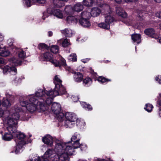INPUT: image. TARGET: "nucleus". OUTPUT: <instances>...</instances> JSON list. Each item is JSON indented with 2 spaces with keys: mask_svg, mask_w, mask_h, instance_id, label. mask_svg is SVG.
Here are the masks:
<instances>
[{
  "mask_svg": "<svg viewBox=\"0 0 161 161\" xmlns=\"http://www.w3.org/2000/svg\"><path fill=\"white\" fill-rule=\"evenodd\" d=\"M145 34L152 38H157L158 36L155 33L154 30L152 28L147 29L144 31Z\"/></svg>",
  "mask_w": 161,
  "mask_h": 161,
  "instance_id": "obj_18",
  "label": "nucleus"
},
{
  "mask_svg": "<svg viewBox=\"0 0 161 161\" xmlns=\"http://www.w3.org/2000/svg\"><path fill=\"white\" fill-rule=\"evenodd\" d=\"M83 107L86 109L88 110H91L92 109L91 106L88 104H87L85 102H83L82 104Z\"/></svg>",
  "mask_w": 161,
  "mask_h": 161,
  "instance_id": "obj_45",
  "label": "nucleus"
},
{
  "mask_svg": "<svg viewBox=\"0 0 161 161\" xmlns=\"http://www.w3.org/2000/svg\"><path fill=\"white\" fill-rule=\"evenodd\" d=\"M125 2H136L138 0H125Z\"/></svg>",
  "mask_w": 161,
  "mask_h": 161,
  "instance_id": "obj_59",
  "label": "nucleus"
},
{
  "mask_svg": "<svg viewBox=\"0 0 161 161\" xmlns=\"http://www.w3.org/2000/svg\"><path fill=\"white\" fill-rule=\"evenodd\" d=\"M25 3L28 7H30L33 3H37L43 4L46 3V0H25Z\"/></svg>",
  "mask_w": 161,
  "mask_h": 161,
  "instance_id": "obj_16",
  "label": "nucleus"
},
{
  "mask_svg": "<svg viewBox=\"0 0 161 161\" xmlns=\"http://www.w3.org/2000/svg\"><path fill=\"white\" fill-rule=\"evenodd\" d=\"M77 56L75 54L72 53L70 55L68 58L69 60L72 61H76L77 60Z\"/></svg>",
  "mask_w": 161,
  "mask_h": 161,
  "instance_id": "obj_41",
  "label": "nucleus"
},
{
  "mask_svg": "<svg viewBox=\"0 0 161 161\" xmlns=\"http://www.w3.org/2000/svg\"><path fill=\"white\" fill-rule=\"evenodd\" d=\"M54 9H53L50 7L48 8H47V13L50 15L53 14V11Z\"/></svg>",
  "mask_w": 161,
  "mask_h": 161,
  "instance_id": "obj_53",
  "label": "nucleus"
},
{
  "mask_svg": "<svg viewBox=\"0 0 161 161\" xmlns=\"http://www.w3.org/2000/svg\"><path fill=\"white\" fill-rule=\"evenodd\" d=\"M27 99L29 100V102L24 100L20 102V104L22 106L25 107L27 110L30 113H33L36 109H40L42 111H44L46 108L42 102L38 100L35 98L34 95H29Z\"/></svg>",
  "mask_w": 161,
  "mask_h": 161,
  "instance_id": "obj_1",
  "label": "nucleus"
},
{
  "mask_svg": "<svg viewBox=\"0 0 161 161\" xmlns=\"http://www.w3.org/2000/svg\"><path fill=\"white\" fill-rule=\"evenodd\" d=\"M56 117L57 119L59 121L61 122L63 120L64 118V114L62 112H59L57 114H56Z\"/></svg>",
  "mask_w": 161,
  "mask_h": 161,
  "instance_id": "obj_38",
  "label": "nucleus"
},
{
  "mask_svg": "<svg viewBox=\"0 0 161 161\" xmlns=\"http://www.w3.org/2000/svg\"><path fill=\"white\" fill-rule=\"evenodd\" d=\"M76 125L80 127H83L85 124V122L83 120H80V119H76Z\"/></svg>",
  "mask_w": 161,
  "mask_h": 161,
  "instance_id": "obj_43",
  "label": "nucleus"
},
{
  "mask_svg": "<svg viewBox=\"0 0 161 161\" xmlns=\"http://www.w3.org/2000/svg\"><path fill=\"white\" fill-rule=\"evenodd\" d=\"M49 15H50L46 11H45L43 13V16L42 18L44 20Z\"/></svg>",
  "mask_w": 161,
  "mask_h": 161,
  "instance_id": "obj_52",
  "label": "nucleus"
},
{
  "mask_svg": "<svg viewBox=\"0 0 161 161\" xmlns=\"http://www.w3.org/2000/svg\"><path fill=\"white\" fill-rule=\"evenodd\" d=\"M160 98L158 101V104L160 106H161V94L160 95Z\"/></svg>",
  "mask_w": 161,
  "mask_h": 161,
  "instance_id": "obj_56",
  "label": "nucleus"
},
{
  "mask_svg": "<svg viewBox=\"0 0 161 161\" xmlns=\"http://www.w3.org/2000/svg\"><path fill=\"white\" fill-rule=\"evenodd\" d=\"M81 145L80 144L79 141L76 140L74 142L72 145V147L74 149H76L80 147Z\"/></svg>",
  "mask_w": 161,
  "mask_h": 161,
  "instance_id": "obj_42",
  "label": "nucleus"
},
{
  "mask_svg": "<svg viewBox=\"0 0 161 161\" xmlns=\"http://www.w3.org/2000/svg\"><path fill=\"white\" fill-rule=\"evenodd\" d=\"M18 58L16 59L12 58L10 59V62L14 64L15 66L20 65L22 60L26 57V53L23 51L21 50L18 54Z\"/></svg>",
  "mask_w": 161,
  "mask_h": 161,
  "instance_id": "obj_8",
  "label": "nucleus"
},
{
  "mask_svg": "<svg viewBox=\"0 0 161 161\" xmlns=\"http://www.w3.org/2000/svg\"><path fill=\"white\" fill-rule=\"evenodd\" d=\"M83 77L82 75L79 72L75 73L74 75L75 81L77 82L81 81L82 80Z\"/></svg>",
  "mask_w": 161,
  "mask_h": 161,
  "instance_id": "obj_27",
  "label": "nucleus"
},
{
  "mask_svg": "<svg viewBox=\"0 0 161 161\" xmlns=\"http://www.w3.org/2000/svg\"><path fill=\"white\" fill-rule=\"evenodd\" d=\"M43 57L45 60L50 61L55 67L59 66L60 65L57 60L53 59V55L49 52L45 53L43 54Z\"/></svg>",
  "mask_w": 161,
  "mask_h": 161,
  "instance_id": "obj_9",
  "label": "nucleus"
},
{
  "mask_svg": "<svg viewBox=\"0 0 161 161\" xmlns=\"http://www.w3.org/2000/svg\"><path fill=\"white\" fill-rule=\"evenodd\" d=\"M114 21V19L113 17L110 15H108L105 17V23L108 24L109 25Z\"/></svg>",
  "mask_w": 161,
  "mask_h": 161,
  "instance_id": "obj_32",
  "label": "nucleus"
},
{
  "mask_svg": "<svg viewBox=\"0 0 161 161\" xmlns=\"http://www.w3.org/2000/svg\"><path fill=\"white\" fill-rule=\"evenodd\" d=\"M15 78L14 79V81L15 83L18 84L20 83L21 82L22 78L17 77H15Z\"/></svg>",
  "mask_w": 161,
  "mask_h": 161,
  "instance_id": "obj_51",
  "label": "nucleus"
},
{
  "mask_svg": "<svg viewBox=\"0 0 161 161\" xmlns=\"http://www.w3.org/2000/svg\"><path fill=\"white\" fill-rule=\"evenodd\" d=\"M5 63L4 60L2 58H0V63L1 64H3Z\"/></svg>",
  "mask_w": 161,
  "mask_h": 161,
  "instance_id": "obj_58",
  "label": "nucleus"
},
{
  "mask_svg": "<svg viewBox=\"0 0 161 161\" xmlns=\"http://www.w3.org/2000/svg\"><path fill=\"white\" fill-rule=\"evenodd\" d=\"M3 39V37L1 33H0V41H2Z\"/></svg>",
  "mask_w": 161,
  "mask_h": 161,
  "instance_id": "obj_60",
  "label": "nucleus"
},
{
  "mask_svg": "<svg viewBox=\"0 0 161 161\" xmlns=\"http://www.w3.org/2000/svg\"><path fill=\"white\" fill-rule=\"evenodd\" d=\"M58 146V145L55 146V151L56 152L57 154L54 156L55 161H69V155L66 153L62 149V147Z\"/></svg>",
  "mask_w": 161,
  "mask_h": 161,
  "instance_id": "obj_4",
  "label": "nucleus"
},
{
  "mask_svg": "<svg viewBox=\"0 0 161 161\" xmlns=\"http://www.w3.org/2000/svg\"><path fill=\"white\" fill-rule=\"evenodd\" d=\"M42 140L43 142L48 146L52 147L53 145V138L50 135H46L42 138Z\"/></svg>",
  "mask_w": 161,
  "mask_h": 161,
  "instance_id": "obj_14",
  "label": "nucleus"
},
{
  "mask_svg": "<svg viewBox=\"0 0 161 161\" xmlns=\"http://www.w3.org/2000/svg\"><path fill=\"white\" fill-rule=\"evenodd\" d=\"M101 12V10L98 7L93 8L91 10L90 13L91 16L96 17L98 16Z\"/></svg>",
  "mask_w": 161,
  "mask_h": 161,
  "instance_id": "obj_20",
  "label": "nucleus"
},
{
  "mask_svg": "<svg viewBox=\"0 0 161 161\" xmlns=\"http://www.w3.org/2000/svg\"><path fill=\"white\" fill-rule=\"evenodd\" d=\"M51 51L54 53H57L59 51L58 47L56 45H53L50 48Z\"/></svg>",
  "mask_w": 161,
  "mask_h": 161,
  "instance_id": "obj_36",
  "label": "nucleus"
},
{
  "mask_svg": "<svg viewBox=\"0 0 161 161\" xmlns=\"http://www.w3.org/2000/svg\"><path fill=\"white\" fill-rule=\"evenodd\" d=\"M65 116L67 120L75 121L77 117L76 115L72 112H67L65 114Z\"/></svg>",
  "mask_w": 161,
  "mask_h": 161,
  "instance_id": "obj_19",
  "label": "nucleus"
},
{
  "mask_svg": "<svg viewBox=\"0 0 161 161\" xmlns=\"http://www.w3.org/2000/svg\"><path fill=\"white\" fill-rule=\"evenodd\" d=\"M93 1L92 0H83V4L87 7L91 6L93 4Z\"/></svg>",
  "mask_w": 161,
  "mask_h": 161,
  "instance_id": "obj_39",
  "label": "nucleus"
},
{
  "mask_svg": "<svg viewBox=\"0 0 161 161\" xmlns=\"http://www.w3.org/2000/svg\"><path fill=\"white\" fill-rule=\"evenodd\" d=\"M156 15L157 17L161 19V12H158L156 14Z\"/></svg>",
  "mask_w": 161,
  "mask_h": 161,
  "instance_id": "obj_55",
  "label": "nucleus"
},
{
  "mask_svg": "<svg viewBox=\"0 0 161 161\" xmlns=\"http://www.w3.org/2000/svg\"><path fill=\"white\" fill-rule=\"evenodd\" d=\"M116 3H120L122 2V0H114Z\"/></svg>",
  "mask_w": 161,
  "mask_h": 161,
  "instance_id": "obj_61",
  "label": "nucleus"
},
{
  "mask_svg": "<svg viewBox=\"0 0 161 161\" xmlns=\"http://www.w3.org/2000/svg\"><path fill=\"white\" fill-rule=\"evenodd\" d=\"M70 142L66 143H59L56 145H58V147H62V149L64 152L70 156L73 155L75 152V149L72 146L70 145Z\"/></svg>",
  "mask_w": 161,
  "mask_h": 161,
  "instance_id": "obj_5",
  "label": "nucleus"
},
{
  "mask_svg": "<svg viewBox=\"0 0 161 161\" xmlns=\"http://www.w3.org/2000/svg\"><path fill=\"white\" fill-rule=\"evenodd\" d=\"M146 107L144 109L147 112H150L151 111L153 108V105L149 103L147 104L146 105Z\"/></svg>",
  "mask_w": 161,
  "mask_h": 161,
  "instance_id": "obj_44",
  "label": "nucleus"
},
{
  "mask_svg": "<svg viewBox=\"0 0 161 161\" xmlns=\"http://www.w3.org/2000/svg\"><path fill=\"white\" fill-rule=\"evenodd\" d=\"M54 152L53 150L48 149L45 153L43 157L45 158H47L50 161L51 159L54 158V156L56 155V154H54Z\"/></svg>",
  "mask_w": 161,
  "mask_h": 161,
  "instance_id": "obj_15",
  "label": "nucleus"
},
{
  "mask_svg": "<svg viewBox=\"0 0 161 161\" xmlns=\"http://www.w3.org/2000/svg\"><path fill=\"white\" fill-rule=\"evenodd\" d=\"M98 26L100 28L105 29H108L110 28V25L105 22L99 24H98Z\"/></svg>",
  "mask_w": 161,
  "mask_h": 161,
  "instance_id": "obj_35",
  "label": "nucleus"
},
{
  "mask_svg": "<svg viewBox=\"0 0 161 161\" xmlns=\"http://www.w3.org/2000/svg\"><path fill=\"white\" fill-rule=\"evenodd\" d=\"M35 94L36 96V97L34 95L35 97H41V99L40 98V99H41L42 101H44L46 97V93L45 91H43L41 89L38 90V91L36 92L35 93ZM40 99V100H41Z\"/></svg>",
  "mask_w": 161,
  "mask_h": 161,
  "instance_id": "obj_21",
  "label": "nucleus"
},
{
  "mask_svg": "<svg viewBox=\"0 0 161 161\" xmlns=\"http://www.w3.org/2000/svg\"><path fill=\"white\" fill-rule=\"evenodd\" d=\"M97 80L99 82L102 83H104L108 81H111V80L110 79L106 78H105L102 76H100L98 78Z\"/></svg>",
  "mask_w": 161,
  "mask_h": 161,
  "instance_id": "obj_37",
  "label": "nucleus"
},
{
  "mask_svg": "<svg viewBox=\"0 0 161 161\" xmlns=\"http://www.w3.org/2000/svg\"><path fill=\"white\" fill-rule=\"evenodd\" d=\"M7 130L4 135L3 134V131H0V133L2 135V139L5 141H10L13 138V136H14V133L16 132V131H14L12 130L11 127H7Z\"/></svg>",
  "mask_w": 161,
  "mask_h": 161,
  "instance_id": "obj_6",
  "label": "nucleus"
},
{
  "mask_svg": "<svg viewBox=\"0 0 161 161\" xmlns=\"http://www.w3.org/2000/svg\"><path fill=\"white\" fill-rule=\"evenodd\" d=\"M131 39L134 42H136L137 44H139L141 42V36L140 34H132Z\"/></svg>",
  "mask_w": 161,
  "mask_h": 161,
  "instance_id": "obj_24",
  "label": "nucleus"
},
{
  "mask_svg": "<svg viewBox=\"0 0 161 161\" xmlns=\"http://www.w3.org/2000/svg\"><path fill=\"white\" fill-rule=\"evenodd\" d=\"M54 82L55 84H61V82H62V81L61 79H60L59 78L58 75H56L55 76L54 78Z\"/></svg>",
  "mask_w": 161,
  "mask_h": 161,
  "instance_id": "obj_48",
  "label": "nucleus"
},
{
  "mask_svg": "<svg viewBox=\"0 0 161 161\" xmlns=\"http://www.w3.org/2000/svg\"><path fill=\"white\" fill-rule=\"evenodd\" d=\"M58 62L60 64V65L59 66H65L66 65V60L63 58H61L60 59V61L59 62Z\"/></svg>",
  "mask_w": 161,
  "mask_h": 161,
  "instance_id": "obj_47",
  "label": "nucleus"
},
{
  "mask_svg": "<svg viewBox=\"0 0 161 161\" xmlns=\"http://www.w3.org/2000/svg\"><path fill=\"white\" fill-rule=\"evenodd\" d=\"M97 161H107L105 159H101L98 158L97 159Z\"/></svg>",
  "mask_w": 161,
  "mask_h": 161,
  "instance_id": "obj_64",
  "label": "nucleus"
},
{
  "mask_svg": "<svg viewBox=\"0 0 161 161\" xmlns=\"http://www.w3.org/2000/svg\"><path fill=\"white\" fill-rule=\"evenodd\" d=\"M4 74L9 72L13 75H15L17 72L16 68L14 66H9L6 65L2 68Z\"/></svg>",
  "mask_w": 161,
  "mask_h": 161,
  "instance_id": "obj_13",
  "label": "nucleus"
},
{
  "mask_svg": "<svg viewBox=\"0 0 161 161\" xmlns=\"http://www.w3.org/2000/svg\"><path fill=\"white\" fill-rule=\"evenodd\" d=\"M116 12L117 14L122 17L125 18L127 16V14L121 7H117L116 9Z\"/></svg>",
  "mask_w": 161,
  "mask_h": 161,
  "instance_id": "obj_23",
  "label": "nucleus"
},
{
  "mask_svg": "<svg viewBox=\"0 0 161 161\" xmlns=\"http://www.w3.org/2000/svg\"><path fill=\"white\" fill-rule=\"evenodd\" d=\"M51 93L50 95H53L54 96L59 95H63L66 93V89L63 85L60 84H55V88L53 90H52L50 92Z\"/></svg>",
  "mask_w": 161,
  "mask_h": 161,
  "instance_id": "obj_7",
  "label": "nucleus"
},
{
  "mask_svg": "<svg viewBox=\"0 0 161 161\" xmlns=\"http://www.w3.org/2000/svg\"><path fill=\"white\" fill-rule=\"evenodd\" d=\"M73 98H75V99H73V100L74 101H77V100H78V98L77 97H73Z\"/></svg>",
  "mask_w": 161,
  "mask_h": 161,
  "instance_id": "obj_63",
  "label": "nucleus"
},
{
  "mask_svg": "<svg viewBox=\"0 0 161 161\" xmlns=\"http://www.w3.org/2000/svg\"><path fill=\"white\" fill-rule=\"evenodd\" d=\"M61 32L66 37H70L72 36V32L69 29H65L61 31Z\"/></svg>",
  "mask_w": 161,
  "mask_h": 161,
  "instance_id": "obj_26",
  "label": "nucleus"
},
{
  "mask_svg": "<svg viewBox=\"0 0 161 161\" xmlns=\"http://www.w3.org/2000/svg\"><path fill=\"white\" fill-rule=\"evenodd\" d=\"M43 159L44 160L47 159V158H45L43 157H39L36 156L33 157L31 159V161H43Z\"/></svg>",
  "mask_w": 161,
  "mask_h": 161,
  "instance_id": "obj_40",
  "label": "nucleus"
},
{
  "mask_svg": "<svg viewBox=\"0 0 161 161\" xmlns=\"http://www.w3.org/2000/svg\"><path fill=\"white\" fill-rule=\"evenodd\" d=\"M103 7L104 8H105V9L106 10H108L109 9L110 7L107 4H105L103 5Z\"/></svg>",
  "mask_w": 161,
  "mask_h": 161,
  "instance_id": "obj_54",
  "label": "nucleus"
},
{
  "mask_svg": "<svg viewBox=\"0 0 161 161\" xmlns=\"http://www.w3.org/2000/svg\"><path fill=\"white\" fill-rule=\"evenodd\" d=\"M14 136L16 137L20 141H15L16 142V148L15 151L16 154H18L20 150L21 149L23 146L26 144L31 143V141L29 139L27 142L24 140V139L26 137V135L23 133L20 132H17L16 130V132L14 133Z\"/></svg>",
  "mask_w": 161,
  "mask_h": 161,
  "instance_id": "obj_3",
  "label": "nucleus"
},
{
  "mask_svg": "<svg viewBox=\"0 0 161 161\" xmlns=\"http://www.w3.org/2000/svg\"><path fill=\"white\" fill-rule=\"evenodd\" d=\"M83 8V5L80 3H78L75 4L73 7L70 6H68L66 7L65 10L66 12L69 13L67 9H72L73 11L75 12H79L81 11Z\"/></svg>",
  "mask_w": 161,
  "mask_h": 161,
  "instance_id": "obj_11",
  "label": "nucleus"
},
{
  "mask_svg": "<svg viewBox=\"0 0 161 161\" xmlns=\"http://www.w3.org/2000/svg\"><path fill=\"white\" fill-rule=\"evenodd\" d=\"M81 18H89L91 17V14L89 12L84 11L81 13Z\"/></svg>",
  "mask_w": 161,
  "mask_h": 161,
  "instance_id": "obj_33",
  "label": "nucleus"
},
{
  "mask_svg": "<svg viewBox=\"0 0 161 161\" xmlns=\"http://www.w3.org/2000/svg\"><path fill=\"white\" fill-rule=\"evenodd\" d=\"M83 84L86 87H88L92 83V80L89 78H86L83 80Z\"/></svg>",
  "mask_w": 161,
  "mask_h": 161,
  "instance_id": "obj_31",
  "label": "nucleus"
},
{
  "mask_svg": "<svg viewBox=\"0 0 161 161\" xmlns=\"http://www.w3.org/2000/svg\"><path fill=\"white\" fill-rule=\"evenodd\" d=\"M70 44L69 40L66 39H65L62 43V45L64 47H66Z\"/></svg>",
  "mask_w": 161,
  "mask_h": 161,
  "instance_id": "obj_49",
  "label": "nucleus"
},
{
  "mask_svg": "<svg viewBox=\"0 0 161 161\" xmlns=\"http://www.w3.org/2000/svg\"><path fill=\"white\" fill-rule=\"evenodd\" d=\"M75 122L66 119L64 121V125L66 127H72L75 125Z\"/></svg>",
  "mask_w": 161,
  "mask_h": 161,
  "instance_id": "obj_30",
  "label": "nucleus"
},
{
  "mask_svg": "<svg viewBox=\"0 0 161 161\" xmlns=\"http://www.w3.org/2000/svg\"><path fill=\"white\" fill-rule=\"evenodd\" d=\"M155 80L158 81L159 84H161V80L157 76L156 77Z\"/></svg>",
  "mask_w": 161,
  "mask_h": 161,
  "instance_id": "obj_57",
  "label": "nucleus"
},
{
  "mask_svg": "<svg viewBox=\"0 0 161 161\" xmlns=\"http://www.w3.org/2000/svg\"><path fill=\"white\" fill-rule=\"evenodd\" d=\"M51 109L54 114H57L61 111V105L59 103L54 102L52 104Z\"/></svg>",
  "mask_w": 161,
  "mask_h": 161,
  "instance_id": "obj_17",
  "label": "nucleus"
},
{
  "mask_svg": "<svg viewBox=\"0 0 161 161\" xmlns=\"http://www.w3.org/2000/svg\"><path fill=\"white\" fill-rule=\"evenodd\" d=\"M79 20L80 24L84 27H88L91 25L90 21L86 18H81Z\"/></svg>",
  "mask_w": 161,
  "mask_h": 161,
  "instance_id": "obj_22",
  "label": "nucleus"
},
{
  "mask_svg": "<svg viewBox=\"0 0 161 161\" xmlns=\"http://www.w3.org/2000/svg\"><path fill=\"white\" fill-rule=\"evenodd\" d=\"M156 39H158V40L159 42L161 43V36H158L157 38H156Z\"/></svg>",
  "mask_w": 161,
  "mask_h": 161,
  "instance_id": "obj_62",
  "label": "nucleus"
},
{
  "mask_svg": "<svg viewBox=\"0 0 161 161\" xmlns=\"http://www.w3.org/2000/svg\"><path fill=\"white\" fill-rule=\"evenodd\" d=\"M51 91L52 90H51L47 92L46 93V97L44 101H42L41 99H40L41 100L40 101L41 102H42V103L44 104L45 107V103L47 105H49L51 104L53 100V99L55 97L53 95H50L51 93L50 92H51Z\"/></svg>",
  "mask_w": 161,
  "mask_h": 161,
  "instance_id": "obj_10",
  "label": "nucleus"
},
{
  "mask_svg": "<svg viewBox=\"0 0 161 161\" xmlns=\"http://www.w3.org/2000/svg\"><path fill=\"white\" fill-rule=\"evenodd\" d=\"M7 98H4L3 99L1 104L2 105L6 108H8L10 107L11 105L10 102V100H12L14 98V96L11 95L7 94H6Z\"/></svg>",
  "mask_w": 161,
  "mask_h": 161,
  "instance_id": "obj_12",
  "label": "nucleus"
},
{
  "mask_svg": "<svg viewBox=\"0 0 161 161\" xmlns=\"http://www.w3.org/2000/svg\"><path fill=\"white\" fill-rule=\"evenodd\" d=\"M53 14L59 19H62L63 17V14L62 11L59 9H54Z\"/></svg>",
  "mask_w": 161,
  "mask_h": 161,
  "instance_id": "obj_25",
  "label": "nucleus"
},
{
  "mask_svg": "<svg viewBox=\"0 0 161 161\" xmlns=\"http://www.w3.org/2000/svg\"><path fill=\"white\" fill-rule=\"evenodd\" d=\"M20 109L19 108L14 109V112L11 115L6 117L5 119V123L7 125V127H11L14 131H16V125L17 124V120L19 119Z\"/></svg>",
  "mask_w": 161,
  "mask_h": 161,
  "instance_id": "obj_2",
  "label": "nucleus"
},
{
  "mask_svg": "<svg viewBox=\"0 0 161 161\" xmlns=\"http://www.w3.org/2000/svg\"><path fill=\"white\" fill-rule=\"evenodd\" d=\"M10 54V52L5 48H1L0 47V55L3 57H7Z\"/></svg>",
  "mask_w": 161,
  "mask_h": 161,
  "instance_id": "obj_29",
  "label": "nucleus"
},
{
  "mask_svg": "<svg viewBox=\"0 0 161 161\" xmlns=\"http://www.w3.org/2000/svg\"><path fill=\"white\" fill-rule=\"evenodd\" d=\"M6 113H9V112L8 110L4 111L2 109L0 108V117H2L3 116L5 115Z\"/></svg>",
  "mask_w": 161,
  "mask_h": 161,
  "instance_id": "obj_50",
  "label": "nucleus"
},
{
  "mask_svg": "<svg viewBox=\"0 0 161 161\" xmlns=\"http://www.w3.org/2000/svg\"><path fill=\"white\" fill-rule=\"evenodd\" d=\"M38 47L40 49H47L49 48L48 46L45 43H41L38 45Z\"/></svg>",
  "mask_w": 161,
  "mask_h": 161,
  "instance_id": "obj_46",
  "label": "nucleus"
},
{
  "mask_svg": "<svg viewBox=\"0 0 161 161\" xmlns=\"http://www.w3.org/2000/svg\"><path fill=\"white\" fill-rule=\"evenodd\" d=\"M80 134L76 132L74 133L71 138V142H74L75 141V140H78V141H80Z\"/></svg>",
  "mask_w": 161,
  "mask_h": 161,
  "instance_id": "obj_34",
  "label": "nucleus"
},
{
  "mask_svg": "<svg viewBox=\"0 0 161 161\" xmlns=\"http://www.w3.org/2000/svg\"><path fill=\"white\" fill-rule=\"evenodd\" d=\"M66 20L69 24H75L77 22L78 19L73 16H69L67 17Z\"/></svg>",
  "mask_w": 161,
  "mask_h": 161,
  "instance_id": "obj_28",
  "label": "nucleus"
}]
</instances>
